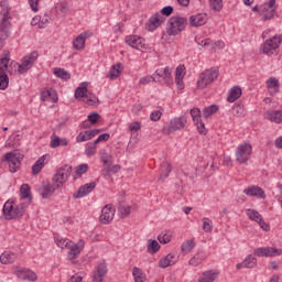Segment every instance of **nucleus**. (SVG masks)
Listing matches in <instances>:
<instances>
[{
    "mask_svg": "<svg viewBox=\"0 0 282 282\" xmlns=\"http://www.w3.org/2000/svg\"><path fill=\"white\" fill-rule=\"evenodd\" d=\"M206 258L204 257V253L198 252L196 253L193 258H191L189 260V265H192L193 268H197V265H200V263H204V260Z\"/></svg>",
    "mask_w": 282,
    "mask_h": 282,
    "instance_id": "e433bc0d",
    "label": "nucleus"
},
{
    "mask_svg": "<svg viewBox=\"0 0 282 282\" xmlns=\"http://www.w3.org/2000/svg\"><path fill=\"white\" fill-rule=\"evenodd\" d=\"M51 149H57V147H61V138L56 137V133H53L51 137Z\"/></svg>",
    "mask_w": 282,
    "mask_h": 282,
    "instance_id": "052dcab7",
    "label": "nucleus"
},
{
    "mask_svg": "<svg viewBox=\"0 0 282 282\" xmlns=\"http://www.w3.org/2000/svg\"><path fill=\"white\" fill-rule=\"evenodd\" d=\"M264 119L275 124H282V110H268L263 113Z\"/></svg>",
    "mask_w": 282,
    "mask_h": 282,
    "instance_id": "b1692460",
    "label": "nucleus"
},
{
    "mask_svg": "<svg viewBox=\"0 0 282 282\" xmlns=\"http://www.w3.org/2000/svg\"><path fill=\"white\" fill-rule=\"evenodd\" d=\"M56 184L52 185L51 182H43L42 189L40 191V195L42 199H50L54 193H56Z\"/></svg>",
    "mask_w": 282,
    "mask_h": 282,
    "instance_id": "aec40b11",
    "label": "nucleus"
},
{
    "mask_svg": "<svg viewBox=\"0 0 282 282\" xmlns=\"http://www.w3.org/2000/svg\"><path fill=\"white\" fill-rule=\"evenodd\" d=\"M54 75L57 78H62V80H69V78H72V75L69 74V72L65 70V68H55Z\"/></svg>",
    "mask_w": 282,
    "mask_h": 282,
    "instance_id": "58836bf2",
    "label": "nucleus"
},
{
    "mask_svg": "<svg viewBox=\"0 0 282 282\" xmlns=\"http://www.w3.org/2000/svg\"><path fill=\"white\" fill-rule=\"evenodd\" d=\"M254 257H280L282 249L274 247H260L253 250Z\"/></svg>",
    "mask_w": 282,
    "mask_h": 282,
    "instance_id": "ddd939ff",
    "label": "nucleus"
},
{
    "mask_svg": "<svg viewBox=\"0 0 282 282\" xmlns=\"http://www.w3.org/2000/svg\"><path fill=\"white\" fill-rule=\"evenodd\" d=\"M150 242L148 243V252L150 254H155V252L160 251V242L158 240H149Z\"/></svg>",
    "mask_w": 282,
    "mask_h": 282,
    "instance_id": "a18cd8bd",
    "label": "nucleus"
},
{
    "mask_svg": "<svg viewBox=\"0 0 282 282\" xmlns=\"http://www.w3.org/2000/svg\"><path fill=\"white\" fill-rule=\"evenodd\" d=\"M20 199L26 204H32V194L30 193V185L22 184L20 187Z\"/></svg>",
    "mask_w": 282,
    "mask_h": 282,
    "instance_id": "a878e982",
    "label": "nucleus"
},
{
    "mask_svg": "<svg viewBox=\"0 0 282 282\" xmlns=\"http://www.w3.org/2000/svg\"><path fill=\"white\" fill-rule=\"evenodd\" d=\"M41 100L43 102L51 100V102H57L58 101V95H56V90L54 89H45L41 93Z\"/></svg>",
    "mask_w": 282,
    "mask_h": 282,
    "instance_id": "bb28decb",
    "label": "nucleus"
},
{
    "mask_svg": "<svg viewBox=\"0 0 282 282\" xmlns=\"http://www.w3.org/2000/svg\"><path fill=\"white\" fill-rule=\"evenodd\" d=\"M197 129H198V133H200L202 135H206L207 130H206V126L202 122V119L195 122Z\"/></svg>",
    "mask_w": 282,
    "mask_h": 282,
    "instance_id": "0e129e2a",
    "label": "nucleus"
},
{
    "mask_svg": "<svg viewBox=\"0 0 282 282\" xmlns=\"http://www.w3.org/2000/svg\"><path fill=\"white\" fill-rule=\"evenodd\" d=\"M173 70L170 67L159 68L155 70L154 76L156 78V83H164L167 87L173 85Z\"/></svg>",
    "mask_w": 282,
    "mask_h": 282,
    "instance_id": "9b49d317",
    "label": "nucleus"
},
{
    "mask_svg": "<svg viewBox=\"0 0 282 282\" xmlns=\"http://www.w3.org/2000/svg\"><path fill=\"white\" fill-rule=\"evenodd\" d=\"M10 63V55H4V57L0 58V74H7L8 64Z\"/></svg>",
    "mask_w": 282,
    "mask_h": 282,
    "instance_id": "49530a36",
    "label": "nucleus"
},
{
    "mask_svg": "<svg viewBox=\"0 0 282 282\" xmlns=\"http://www.w3.org/2000/svg\"><path fill=\"white\" fill-rule=\"evenodd\" d=\"M245 268H257V258L252 257V254L247 256L243 260Z\"/></svg>",
    "mask_w": 282,
    "mask_h": 282,
    "instance_id": "de8ad7c7",
    "label": "nucleus"
},
{
    "mask_svg": "<svg viewBox=\"0 0 282 282\" xmlns=\"http://www.w3.org/2000/svg\"><path fill=\"white\" fill-rule=\"evenodd\" d=\"M69 175H72V166L64 165L53 176V183L56 185V188H61L69 180Z\"/></svg>",
    "mask_w": 282,
    "mask_h": 282,
    "instance_id": "6e6552de",
    "label": "nucleus"
},
{
    "mask_svg": "<svg viewBox=\"0 0 282 282\" xmlns=\"http://www.w3.org/2000/svg\"><path fill=\"white\" fill-rule=\"evenodd\" d=\"M132 275L134 276V282H144L147 279V274L142 271V269L134 267L132 269Z\"/></svg>",
    "mask_w": 282,
    "mask_h": 282,
    "instance_id": "4c0bfd02",
    "label": "nucleus"
},
{
    "mask_svg": "<svg viewBox=\"0 0 282 282\" xmlns=\"http://www.w3.org/2000/svg\"><path fill=\"white\" fill-rule=\"evenodd\" d=\"M15 276L22 281H36V273L30 269L17 268L14 270Z\"/></svg>",
    "mask_w": 282,
    "mask_h": 282,
    "instance_id": "dca6fc26",
    "label": "nucleus"
},
{
    "mask_svg": "<svg viewBox=\"0 0 282 282\" xmlns=\"http://www.w3.org/2000/svg\"><path fill=\"white\" fill-rule=\"evenodd\" d=\"M107 274V263L101 262L97 265L96 271L91 274L93 282H102L105 275Z\"/></svg>",
    "mask_w": 282,
    "mask_h": 282,
    "instance_id": "412c9836",
    "label": "nucleus"
},
{
    "mask_svg": "<svg viewBox=\"0 0 282 282\" xmlns=\"http://www.w3.org/2000/svg\"><path fill=\"white\" fill-rule=\"evenodd\" d=\"M47 160V155L41 156L32 166V173L33 175H39L41 171H43V166H45V162Z\"/></svg>",
    "mask_w": 282,
    "mask_h": 282,
    "instance_id": "c756f323",
    "label": "nucleus"
},
{
    "mask_svg": "<svg viewBox=\"0 0 282 282\" xmlns=\"http://www.w3.org/2000/svg\"><path fill=\"white\" fill-rule=\"evenodd\" d=\"M116 215V208L111 205H106L101 209V215L99 217V220L101 224H110V221H113V216Z\"/></svg>",
    "mask_w": 282,
    "mask_h": 282,
    "instance_id": "f3484780",
    "label": "nucleus"
},
{
    "mask_svg": "<svg viewBox=\"0 0 282 282\" xmlns=\"http://www.w3.org/2000/svg\"><path fill=\"white\" fill-rule=\"evenodd\" d=\"M99 118L100 115L98 112H91L90 115H88V121L90 122V124H96Z\"/></svg>",
    "mask_w": 282,
    "mask_h": 282,
    "instance_id": "338daca9",
    "label": "nucleus"
},
{
    "mask_svg": "<svg viewBox=\"0 0 282 282\" xmlns=\"http://www.w3.org/2000/svg\"><path fill=\"white\" fill-rule=\"evenodd\" d=\"M207 21L208 15H206V13H197L189 18L192 28H202V25H206Z\"/></svg>",
    "mask_w": 282,
    "mask_h": 282,
    "instance_id": "393cba45",
    "label": "nucleus"
},
{
    "mask_svg": "<svg viewBox=\"0 0 282 282\" xmlns=\"http://www.w3.org/2000/svg\"><path fill=\"white\" fill-rule=\"evenodd\" d=\"M14 261H17L15 253L6 251L0 256V263L3 265H8V263H14Z\"/></svg>",
    "mask_w": 282,
    "mask_h": 282,
    "instance_id": "2f4dec72",
    "label": "nucleus"
},
{
    "mask_svg": "<svg viewBox=\"0 0 282 282\" xmlns=\"http://www.w3.org/2000/svg\"><path fill=\"white\" fill-rule=\"evenodd\" d=\"M186 66L184 65H178L176 67V74H175V79H184V76L186 75Z\"/></svg>",
    "mask_w": 282,
    "mask_h": 282,
    "instance_id": "5fc2aeb1",
    "label": "nucleus"
},
{
    "mask_svg": "<svg viewBox=\"0 0 282 282\" xmlns=\"http://www.w3.org/2000/svg\"><path fill=\"white\" fill-rule=\"evenodd\" d=\"M100 161L102 162L104 166H111L113 164V158L109 155L107 152H104L100 156Z\"/></svg>",
    "mask_w": 282,
    "mask_h": 282,
    "instance_id": "09e8293b",
    "label": "nucleus"
},
{
    "mask_svg": "<svg viewBox=\"0 0 282 282\" xmlns=\"http://www.w3.org/2000/svg\"><path fill=\"white\" fill-rule=\"evenodd\" d=\"M246 215L249 217L251 221H256L257 224L261 221V219L263 218L257 209L251 208L246 210Z\"/></svg>",
    "mask_w": 282,
    "mask_h": 282,
    "instance_id": "f704fd0d",
    "label": "nucleus"
},
{
    "mask_svg": "<svg viewBox=\"0 0 282 282\" xmlns=\"http://www.w3.org/2000/svg\"><path fill=\"white\" fill-rule=\"evenodd\" d=\"M0 8L3 17L0 23V47H3V41L10 36V2L1 0Z\"/></svg>",
    "mask_w": 282,
    "mask_h": 282,
    "instance_id": "f03ea898",
    "label": "nucleus"
},
{
    "mask_svg": "<svg viewBox=\"0 0 282 282\" xmlns=\"http://www.w3.org/2000/svg\"><path fill=\"white\" fill-rule=\"evenodd\" d=\"M39 59V52L33 51L29 55L22 58V63L18 65V73L25 74L29 69H32L34 63Z\"/></svg>",
    "mask_w": 282,
    "mask_h": 282,
    "instance_id": "9d476101",
    "label": "nucleus"
},
{
    "mask_svg": "<svg viewBox=\"0 0 282 282\" xmlns=\"http://www.w3.org/2000/svg\"><path fill=\"white\" fill-rule=\"evenodd\" d=\"M191 116H192L194 122H197V121L202 120V110H199V108H193V109H191Z\"/></svg>",
    "mask_w": 282,
    "mask_h": 282,
    "instance_id": "bf43d9fd",
    "label": "nucleus"
},
{
    "mask_svg": "<svg viewBox=\"0 0 282 282\" xmlns=\"http://www.w3.org/2000/svg\"><path fill=\"white\" fill-rule=\"evenodd\" d=\"M276 0H270L260 7V17L262 21H270V19L274 18V4Z\"/></svg>",
    "mask_w": 282,
    "mask_h": 282,
    "instance_id": "f8f14e48",
    "label": "nucleus"
},
{
    "mask_svg": "<svg viewBox=\"0 0 282 282\" xmlns=\"http://www.w3.org/2000/svg\"><path fill=\"white\" fill-rule=\"evenodd\" d=\"M91 31H85L82 34H79L74 41H73V47L74 50L80 51L85 50V43L89 36H91Z\"/></svg>",
    "mask_w": 282,
    "mask_h": 282,
    "instance_id": "6ab92c4d",
    "label": "nucleus"
},
{
    "mask_svg": "<svg viewBox=\"0 0 282 282\" xmlns=\"http://www.w3.org/2000/svg\"><path fill=\"white\" fill-rule=\"evenodd\" d=\"M232 113L234 116H246V109L242 105H235L232 107Z\"/></svg>",
    "mask_w": 282,
    "mask_h": 282,
    "instance_id": "13d9d810",
    "label": "nucleus"
},
{
    "mask_svg": "<svg viewBox=\"0 0 282 282\" xmlns=\"http://www.w3.org/2000/svg\"><path fill=\"white\" fill-rule=\"evenodd\" d=\"M171 171H173V167L171 166V163L169 162H163L161 164V169H160V178L159 180H166V177H169V175L171 174Z\"/></svg>",
    "mask_w": 282,
    "mask_h": 282,
    "instance_id": "473e14b6",
    "label": "nucleus"
},
{
    "mask_svg": "<svg viewBox=\"0 0 282 282\" xmlns=\"http://www.w3.org/2000/svg\"><path fill=\"white\" fill-rule=\"evenodd\" d=\"M165 20L166 18H164L162 13H155L149 19L147 30H149V32H155V30H158V28H160Z\"/></svg>",
    "mask_w": 282,
    "mask_h": 282,
    "instance_id": "2eb2a0df",
    "label": "nucleus"
},
{
    "mask_svg": "<svg viewBox=\"0 0 282 282\" xmlns=\"http://www.w3.org/2000/svg\"><path fill=\"white\" fill-rule=\"evenodd\" d=\"M204 232H213V220L210 218H203Z\"/></svg>",
    "mask_w": 282,
    "mask_h": 282,
    "instance_id": "603ef678",
    "label": "nucleus"
},
{
    "mask_svg": "<svg viewBox=\"0 0 282 282\" xmlns=\"http://www.w3.org/2000/svg\"><path fill=\"white\" fill-rule=\"evenodd\" d=\"M193 248H195V241H193V240H186L182 245V251L183 252H191L193 250Z\"/></svg>",
    "mask_w": 282,
    "mask_h": 282,
    "instance_id": "6e6d98bb",
    "label": "nucleus"
},
{
    "mask_svg": "<svg viewBox=\"0 0 282 282\" xmlns=\"http://www.w3.org/2000/svg\"><path fill=\"white\" fill-rule=\"evenodd\" d=\"M186 122L187 120L185 116L173 118L170 121V126H165L163 128V133L165 135H171V133H175V131L184 129V127H186Z\"/></svg>",
    "mask_w": 282,
    "mask_h": 282,
    "instance_id": "0eeeda50",
    "label": "nucleus"
},
{
    "mask_svg": "<svg viewBox=\"0 0 282 282\" xmlns=\"http://www.w3.org/2000/svg\"><path fill=\"white\" fill-rule=\"evenodd\" d=\"M23 155L19 152H9L4 155L3 162H8L10 173H17L21 166Z\"/></svg>",
    "mask_w": 282,
    "mask_h": 282,
    "instance_id": "1a4fd4ad",
    "label": "nucleus"
},
{
    "mask_svg": "<svg viewBox=\"0 0 282 282\" xmlns=\"http://www.w3.org/2000/svg\"><path fill=\"white\" fill-rule=\"evenodd\" d=\"M160 118H162V111H160V110H154L150 115V120L152 122H158L160 120Z\"/></svg>",
    "mask_w": 282,
    "mask_h": 282,
    "instance_id": "e2e57ef3",
    "label": "nucleus"
},
{
    "mask_svg": "<svg viewBox=\"0 0 282 282\" xmlns=\"http://www.w3.org/2000/svg\"><path fill=\"white\" fill-rule=\"evenodd\" d=\"M217 111H219V107L217 105H212L203 109V117L210 118V116L217 113Z\"/></svg>",
    "mask_w": 282,
    "mask_h": 282,
    "instance_id": "79ce46f5",
    "label": "nucleus"
},
{
    "mask_svg": "<svg viewBox=\"0 0 282 282\" xmlns=\"http://www.w3.org/2000/svg\"><path fill=\"white\" fill-rule=\"evenodd\" d=\"M30 203L20 202L18 205L14 202L7 200L3 205L2 213L4 215V219H21L23 215H25V210Z\"/></svg>",
    "mask_w": 282,
    "mask_h": 282,
    "instance_id": "f257e3e1",
    "label": "nucleus"
},
{
    "mask_svg": "<svg viewBox=\"0 0 282 282\" xmlns=\"http://www.w3.org/2000/svg\"><path fill=\"white\" fill-rule=\"evenodd\" d=\"M217 279V273L205 271L198 279V282H214Z\"/></svg>",
    "mask_w": 282,
    "mask_h": 282,
    "instance_id": "c9c22d12",
    "label": "nucleus"
},
{
    "mask_svg": "<svg viewBox=\"0 0 282 282\" xmlns=\"http://www.w3.org/2000/svg\"><path fill=\"white\" fill-rule=\"evenodd\" d=\"M88 171H89V165L84 163L78 165L76 173L77 175H84V173H87Z\"/></svg>",
    "mask_w": 282,
    "mask_h": 282,
    "instance_id": "69168bd1",
    "label": "nucleus"
},
{
    "mask_svg": "<svg viewBox=\"0 0 282 282\" xmlns=\"http://www.w3.org/2000/svg\"><path fill=\"white\" fill-rule=\"evenodd\" d=\"M267 87L270 96H275L279 94V79L271 77L267 80Z\"/></svg>",
    "mask_w": 282,
    "mask_h": 282,
    "instance_id": "cd10ccee",
    "label": "nucleus"
},
{
    "mask_svg": "<svg viewBox=\"0 0 282 282\" xmlns=\"http://www.w3.org/2000/svg\"><path fill=\"white\" fill-rule=\"evenodd\" d=\"M241 87L239 86H234L230 90H229V95L227 97V101L228 102H235L236 100H239L241 98Z\"/></svg>",
    "mask_w": 282,
    "mask_h": 282,
    "instance_id": "c85d7f7f",
    "label": "nucleus"
},
{
    "mask_svg": "<svg viewBox=\"0 0 282 282\" xmlns=\"http://www.w3.org/2000/svg\"><path fill=\"white\" fill-rule=\"evenodd\" d=\"M75 98H89V90H87V84L83 83L75 90Z\"/></svg>",
    "mask_w": 282,
    "mask_h": 282,
    "instance_id": "72a5a7b5",
    "label": "nucleus"
},
{
    "mask_svg": "<svg viewBox=\"0 0 282 282\" xmlns=\"http://www.w3.org/2000/svg\"><path fill=\"white\" fill-rule=\"evenodd\" d=\"M121 166L118 164L115 165H107L104 171H107V173L116 174L120 171Z\"/></svg>",
    "mask_w": 282,
    "mask_h": 282,
    "instance_id": "680f3d73",
    "label": "nucleus"
},
{
    "mask_svg": "<svg viewBox=\"0 0 282 282\" xmlns=\"http://www.w3.org/2000/svg\"><path fill=\"white\" fill-rule=\"evenodd\" d=\"M8 85H10V78L7 73H0V89H8Z\"/></svg>",
    "mask_w": 282,
    "mask_h": 282,
    "instance_id": "8fccbe9b",
    "label": "nucleus"
},
{
    "mask_svg": "<svg viewBox=\"0 0 282 282\" xmlns=\"http://www.w3.org/2000/svg\"><path fill=\"white\" fill-rule=\"evenodd\" d=\"M127 45H130V47H133L134 50H140L144 47V39L139 35H128L124 39Z\"/></svg>",
    "mask_w": 282,
    "mask_h": 282,
    "instance_id": "4be33fe9",
    "label": "nucleus"
},
{
    "mask_svg": "<svg viewBox=\"0 0 282 282\" xmlns=\"http://www.w3.org/2000/svg\"><path fill=\"white\" fill-rule=\"evenodd\" d=\"M187 23H188V20L186 18H182V17L170 18L166 24V34H169V36H177L180 32H183V30L186 29Z\"/></svg>",
    "mask_w": 282,
    "mask_h": 282,
    "instance_id": "7ed1b4c3",
    "label": "nucleus"
},
{
    "mask_svg": "<svg viewBox=\"0 0 282 282\" xmlns=\"http://www.w3.org/2000/svg\"><path fill=\"white\" fill-rule=\"evenodd\" d=\"M209 7L214 12H221L224 10V0H208Z\"/></svg>",
    "mask_w": 282,
    "mask_h": 282,
    "instance_id": "a19ab883",
    "label": "nucleus"
},
{
    "mask_svg": "<svg viewBox=\"0 0 282 282\" xmlns=\"http://www.w3.org/2000/svg\"><path fill=\"white\" fill-rule=\"evenodd\" d=\"M162 17H171L173 14V7L171 6H167V7H164L162 10H161V13Z\"/></svg>",
    "mask_w": 282,
    "mask_h": 282,
    "instance_id": "774afa93",
    "label": "nucleus"
},
{
    "mask_svg": "<svg viewBox=\"0 0 282 282\" xmlns=\"http://www.w3.org/2000/svg\"><path fill=\"white\" fill-rule=\"evenodd\" d=\"M173 235H171V231H166L165 234H161L158 236V240L160 243H170Z\"/></svg>",
    "mask_w": 282,
    "mask_h": 282,
    "instance_id": "3c124183",
    "label": "nucleus"
},
{
    "mask_svg": "<svg viewBox=\"0 0 282 282\" xmlns=\"http://www.w3.org/2000/svg\"><path fill=\"white\" fill-rule=\"evenodd\" d=\"M158 77H155V74L151 75V76H145L142 77L139 83L140 85H149V83H156Z\"/></svg>",
    "mask_w": 282,
    "mask_h": 282,
    "instance_id": "4d7b16f0",
    "label": "nucleus"
},
{
    "mask_svg": "<svg viewBox=\"0 0 282 282\" xmlns=\"http://www.w3.org/2000/svg\"><path fill=\"white\" fill-rule=\"evenodd\" d=\"M119 210V217L121 219H127V217H129V215H131V207L127 206V205H120L118 207Z\"/></svg>",
    "mask_w": 282,
    "mask_h": 282,
    "instance_id": "c03bdc74",
    "label": "nucleus"
},
{
    "mask_svg": "<svg viewBox=\"0 0 282 282\" xmlns=\"http://www.w3.org/2000/svg\"><path fill=\"white\" fill-rule=\"evenodd\" d=\"M122 64H116L112 65L109 74H108V78H118L120 76V73L122 72Z\"/></svg>",
    "mask_w": 282,
    "mask_h": 282,
    "instance_id": "ea45409f",
    "label": "nucleus"
},
{
    "mask_svg": "<svg viewBox=\"0 0 282 282\" xmlns=\"http://www.w3.org/2000/svg\"><path fill=\"white\" fill-rule=\"evenodd\" d=\"M245 195L248 197H258L259 199H265V192L263 188L253 185L243 189Z\"/></svg>",
    "mask_w": 282,
    "mask_h": 282,
    "instance_id": "5701e85b",
    "label": "nucleus"
},
{
    "mask_svg": "<svg viewBox=\"0 0 282 282\" xmlns=\"http://www.w3.org/2000/svg\"><path fill=\"white\" fill-rule=\"evenodd\" d=\"M96 188V182L87 183L83 186H80L75 194H73V199H80V197H85L86 195H89L91 191Z\"/></svg>",
    "mask_w": 282,
    "mask_h": 282,
    "instance_id": "a211bd4d",
    "label": "nucleus"
},
{
    "mask_svg": "<svg viewBox=\"0 0 282 282\" xmlns=\"http://www.w3.org/2000/svg\"><path fill=\"white\" fill-rule=\"evenodd\" d=\"M282 35H274L273 37L267 40L261 46L260 51L262 54H267V56H272V54H276V50H279V45H281Z\"/></svg>",
    "mask_w": 282,
    "mask_h": 282,
    "instance_id": "423d86ee",
    "label": "nucleus"
},
{
    "mask_svg": "<svg viewBox=\"0 0 282 282\" xmlns=\"http://www.w3.org/2000/svg\"><path fill=\"white\" fill-rule=\"evenodd\" d=\"M169 265H175V254L170 253L159 261V268H169Z\"/></svg>",
    "mask_w": 282,
    "mask_h": 282,
    "instance_id": "7c9ffc66",
    "label": "nucleus"
},
{
    "mask_svg": "<svg viewBox=\"0 0 282 282\" xmlns=\"http://www.w3.org/2000/svg\"><path fill=\"white\" fill-rule=\"evenodd\" d=\"M96 144H98L96 143V141L91 143H87L86 150H85L86 155L88 156L96 155Z\"/></svg>",
    "mask_w": 282,
    "mask_h": 282,
    "instance_id": "864d4df0",
    "label": "nucleus"
},
{
    "mask_svg": "<svg viewBox=\"0 0 282 282\" xmlns=\"http://www.w3.org/2000/svg\"><path fill=\"white\" fill-rule=\"evenodd\" d=\"M236 162L238 164H248L250 158H252V144L250 142H242L236 149Z\"/></svg>",
    "mask_w": 282,
    "mask_h": 282,
    "instance_id": "39448f33",
    "label": "nucleus"
},
{
    "mask_svg": "<svg viewBox=\"0 0 282 282\" xmlns=\"http://www.w3.org/2000/svg\"><path fill=\"white\" fill-rule=\"evenodd\" d=\"M84 248H85V240H79L75 245L72 242L70 247H68L69 251L67 253V259L69 261H74V259H78Z\"/></svg>",
    "mask_w": 282,
    "mask_h": 282,
    "instance_id": "4468645a",
    "label": "nucleus"
},
{
    "mask_svg": "<svg viewBox=\"0 0 282 282\" xmlns=\"http://www.w3.org/2000/svg\"><path fill=\"white\" fill-rule=\"evenodd\" d=\"M219 78V70L216 68H207L205 69L197 80L198 89H206L210 83H215Z\"/></svg>",
    "mask_w": 282,
    "mask_h": 282,
    "instance_id": "20e7f679",
    "label": "nucleus"
},
{
    "mask_svg": "<svg viewBox=\"0 0 282 282\" xmlns=\"http://www.w3.org/2000/svg\"><path fill=\"white\" fill-rule=\"evenodd\" d=\"M55 243L58 248H62V250L65 248H72V240L67 238H56Z\"/></svg>",
    "mask_w": 282,
    "mask_h": 282,
    "instance_id": "37998d69",
    "label": "nucleus"
}]
</instances>
